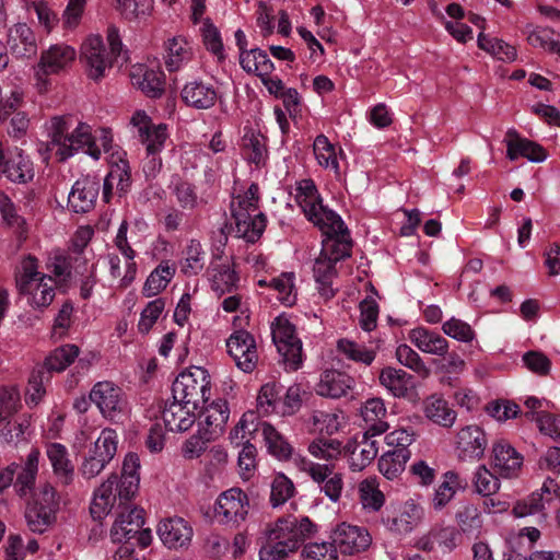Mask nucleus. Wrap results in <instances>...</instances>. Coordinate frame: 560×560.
Returning a JSON list of instances; mask_svg holds the SVG:
<instances>
[{
    "mask_svg": "<svg viewBox=\"0 0 560 560\" xmlns=\"http://www.w3.org/2000/svg\"><path fill=\"white\" fill-rule=\"evenodd\" d=\"M320 231L324 238L320 254L313 266V273L319 295L328 301L336 293L332 287L337 276L336 264L351 255L352 240L345 223L340 229L329 226Z\"/></svg>",
    "mask_w": 560,
    "mask_h": 560,
    "instance_id": "obj_1",
    "label": "nucleus"
},
{
    "mask_svg": "<svg viewBox=\"0 0 560 560\" xmlns=\"http://www.w3.org/2000/svg\"><path fill=\"white\" fill-rule=\"evenodd\" d=\"M315 532L316 525L307 516L279 518L266 527L265 542L259 550V558L260 560H284Z\"/></svg>",
    "mask_w": 560,
    "mask_h": 560,
    "instance_id": "obj_2",
    "label": "nucleus"
},
{
    "mask_svg": "<svg viewBox=\"0 0 560 560\" xmlns=\"http://www.w3.org/2000/svg\"><path fill=\"white\" fill-rule=\"evenodd\" d=\"M52 279L38 271V262L34 256L22 259L15 271V282L19 292L27 298L34 307H46L54 299V289L49 284Z\"/></svg>",
    "mask_w": 560,
    "mask_h": 560,
    "instance_id": "obj_3",
    "label": "nucleus"
},
{
    "mask_svg": "<svg viewBox=\"0 0 560 560\" xmlns=\"http://www.w3.org/2000/svg\"><path fill=\"white\" fill-rule=\"evenodd\" d=\"M118 436L112 429H104L93 446L81 455L78 474L84 480L97 477L117 453Z\"/></svg>",
    "mask_w": 560,
    "mask_h": 560,
    "instance_id": "obj_4",
    "label": "nucleus"
},
{
    "mask_svg": "<svg viewBox=\"0 0 560 560\" xmlns=\"http://www.w3.org/2000/svg\"><path fill=\"white\" fill-rule=\"evenodd\" d=\"M295 200L310 221L320 229L335 226L340 229L345 223L340 215L323 206L315 183L302 179L296 184Z\"/></svg>",
    "mask_w": 560,
    "mask_h": 560,
    "instance_id": "obj_5",
    "label": "nucleus"
},
{
    "mask_svg": "<svg viewBox=\"0 0 560 560\" xmlns=\"http://www.w3.org/2000/svg\"><path fill=\"white\" fill-rule=\"evenodd\" d=\"M173 399L199 407L211 395L210 376L206 369L191 366L182 372L172 386Z\"/></svg>",
    "mask_w": 560,
    "mask_h": 560,
    "instance_id": "obj_6",
    "label": "nucleus"
},
{
    "mask_svg": "<svg viewBox=\"0 0 560 560\" xmlns=\"http://www.w3.org/2000/svg\"><path fill=\"white\" fill-rule=\"evenodd\" d=\"M58 508L55 489L48 483L43 485L26 505L24 517L27 528L33 533H45L55 521Z\"/></svg>",
    "mask_w": 560,
    "mask_h": 560,
    "instance_id": "obj_7",
    "label": "nucleus"
},
{
    "mask_svg": "<svg viewBox=\"0 0 560 560\" xmlns=\"http://www.w3.org/2000/svg\"><path fill=\"white\" fill-rule=\"evenodd\" d=\"M272 340L282 357L287 371H296L303 363L302 341L295 326L284 316H278L271 324Z\"/></svg>",
    "mask_w": 560,
    "mask_h": 560,
    "instance_id": "obj_8",
    "label": "nucleus"
},
{
    "mask_svg": "<svg viewBox=\"0 0 560 560\" xmlns=\"http://www.w3.org/2000/svg\"><path fill=\"white\" fill-rule=\"evenodd\" d=\"M90 400L109 421L119 422L128 416L129 407L125 393L110 381L95 383L90 392Z\"/></svg>",
    "mask_w": 560,
    "mask_h": 560,
    "instance_id": "obj_9",
    "label": "nucleus"
},
{
    "mask_svg": "<svg viewBox=\"0 0 560 560\" xmlns=\"http://www.w3.org/2000/svg\"><path fill=\"white\" fill-rule=\"evenodd\" d=\"M128 221L124 220L114 237V245L117 250L125 258V270H121L120 258L116 254H108V265L112 277L120 279V287L127 288L132 283L137 273V264L135 261L136 252L131 247L127 233H128Z\"/></svg>",
    "mask_w": 560,
    "mask_h": 560,
    "instance_id": "obj_10",
    "label": "nucleus"
},
{
    "mask_svg": "<svg viewBox=\"0 0 560 560\" xmlns=\"http://www.w3.org/2000/svg\"><path fill=\"white\" fill-rule=\"evenodd\" d=\"M121 487L118 481V475L113 472L93 491L90 505V513L94 520L105 518L116 506L117 510L130 502L132 498H121Z\"/></svg>",
    "mask_w": 560,
    "mask_h": 560,
    "instance_id": "obj_11",
    "label": "nucleus"
},
{
    "mask_svg": "<svg viewBox=\"0 0 560 560\" xmlns=\"http://www.w3.org/2000/svg\"><path fill=\"white\" fill-rule=\"evenodd\" d=\"M249 512V499L240 488L222 492L214 506L215 518L225 525L237 526L245 521Z\"/></svg>",
    "mask_w": 560,
    "mask_h": 560,
    "instance_id": "obj_12",
    "label": "nucleus"
},
{
    "mask_svg": "<svg viewBox=\"0 0 560 560\" xmlns=\"http://www.w3.org/2000/svg\"><path fill=\"white\" fill-rule=\"evenodd\" d=\"M48 141L40 142L38 153L43 161L55 155L59 162H65L70 156L69 121L66 116H55L47 125Z\"/></svg>",
    "mask_w": 560,
    "mask_h": 560,
    "instance_id": "obj_13",
    "label": "nucleus"
},
{
    "mask_svg": "<svg viewBox=\"0 0 560 560\" xmlns=\"http://www.w3.org/2000/svg\"><path fill=\"white\" fill-rule=\"evenodd\" d=\"M80 60L86 75L94 81L103 79L106 70L113 65L100 35H90L85 38L80 48Z\"/></svg>",
    "mask_w": 560,
    "mask_h": 560,
    "instance_id": "obj_14",
    "label": "nucleus"
},
{
    "mask_svg": "<svg viewBox=\"0 0 560 560\" xmlns=\"http://www.w3.org/2000/svg\"><path fill=\"white\" fill-rule=\"evenodd\" d=\"M301 469L305 471L311 479L320 485V490L332 502H338L343 490V478L339 472L334 471V465L319 464L303 458Z\"/></svg>",
    "mask_w": 560,
    "mask_h": 560,
    "instance_id": "obj_15",
    "label": "nucleus"
},
{
    "mask_svg": "<svg viewBox=\"0 0 560 560\" xmlns=\"http://www.w3.org/2000/svg\"><path fill=\"white\" fill-rule=\"evenodd\" d=\"M69 61L68 47L56 45L42 54L39 62L34 68L35 88L38 93L48 91L50 85L48 77L65 69Z\"/></svg>",
    "mask_w": 560,
    "mask_h": 560,
    "instance_id": "obj_16",
    "label": "nucleus"
},
{
    "mask_svg": "<svg viewBox=\"0 0 560 560\" xmlns=\"http://www.w3.org/2000/svg\"><path fill=\"white\" fill-rule=\"evenodd\" d=\"M229 354L236 366L245 373L253 372L258 362V353L255 338L246 330L233 332L226 340Z\"/></svg>",
    "mask_w": 560,
    "mask_h": 560,
    "instance_id": "obj_17",
    "label": "nucleus"
},
{
    "mask_svg": "<svg viewBox=\"0 0 560 560\" xmlns=\"http://www.w3.org/2000/svg\"><path fill=\"white\" fill-rule=\"evenodd\" d=\"M330 538L336 550L345 555H354L365 551L372 537L366 528L348 523H341L331 532Z\"/></svg>",
    "mask_w": 560,
    "mask_h": 560,
    "instance_id": "obj_18",
    "label": "nucleus"
},
{
    "mask_svg": "<svg viewBox=\"0 0 560 560\" xmlns=\"http://www.w3.org/2000/svg\"><path fill=\"white\" fill-rule=\"evenodd\" d=\"M144 524V510L130 502L117 510L115 522L110 528L113 542L129 541Z\"/></svg>",
    "mask_w": 560,
    "mask_h": 560,
    "instance_id": "obj_19",
    "label": "nucleus"
},
{
    "mask_svg": "<svg viewBox=\"0 0 560 560\" xmlns=\"http://www.w3.org/2000/svg\"><path fill=\"white\" fill-rule=\"evenodd\" d=\"M491 463L498 475L512 478L518 475L523 456L508 441L499 440L492 446Z\"/></svg>",
    "mask_w": 560,
    "mask_h": 560,
    "instance_id": "obj_20",
    "label": "nucleus"
},
{
    "mask_svg": "<svg viewBox=\"0 0 560 560\" xmlns=\"http://www.w3.org/2000/svg\"><path fill=\"white\" fill-rule=\"evenodd\" d=\"M4 176L14 183H26L34 176L30 159L15 148L0 153V177Z\"/></svg>",
    "mask_w": 560,
    "mask_h": 560,
    "instance_id": "obj_21",
    "label": "nucleus"
},
{
    "mask_svg": "<svg viewBox=\"0 0 560 560\" xmlns=\"http://www.w3.org/2000/svg\"><path fill=\"white\" fill-rule=\"evenodd\" d=\"M488 440L478 425H467L460 429L456 436L458 457L467 460L480 459L486 451Z\"/></svg>",
    "mask_w": 560,
    "mask_h": 560,
    "instance_id": "obj_22",
    "label": "nucleus"
},
{
    "mask_svg": "<svg viewBox=\"0 0 560 560\" xmlns=\"http://www.w3.org/2000/svg\"><path fill=\"white\" fill-rule=\"evenodd\" d=\"M161 541L170 549L187 548L192 539V527L182 517L162 521L158 527Z\"/></svg>",
    "mask_w": 560,
    "mask_h": 560,
    "instance_id": "obj_23",
    "label": "nucleus"
},
{
    "mask_svg": "<svg viewBox=\"0 0 560 560\" xmlns=\"http://www.w3.org/2000/svg\"><path fill=\"white\" fill-rule=\"evenodd\" d=\"M197 407L173 399L165 405L162 419L166 429L171 432H186L196 422Z\"/></svg>",
    "mask_w": 560,
    "mask_h": 560,
    "instance_id": "obj_24",
    "label": "nucleus"
},
{
    "mask_svg": "<svg viewBox=\"0 0 560 560\" xmlns=\"http://www.w3.org/2000/svg\"><path fill=\"white\" fill-rule=\"evenodd\" d=\"M354 380L337 370H326L315 386V392L323 397L340 398L353 388Z\"/></svg>",
    "mask_w": 560,
    "mask_h": 560,
    "instance_id": "obj_25",
    "label": "nucleus"
},
{
    "mask_svg": "<svg viewBox=\"0 0 560 560\" xmlns=\"http://www.w3.org/2000/svg\"><path fill=\"white\" fill-rule=\"evenodd\" d=\"M423 509L413 500L406 501L394 517H388L386 525L389 530L399 535L411 533L422 521Z\"/></svg>",
    "mask_w": 560,
    "mask_h": 560,
    "instance_id": "obj_26",
    "label": "nucleus"
},
{
    "mask_svg": "<svg viewBox=\"0 0 560 560\" xmlns=\"http://www.w3.org/2000/svg\"><path fill=\"white\" fill-rule=\"evenodd\" d=\"M100 183L94 176L86 175L72 185V210L74 212L90 211L96 201Z\"/></svg>",
    "mask_w": 560,
    "mask_h": 560,
    "instance_id": "obj_27",
    "label": "nucleus"
},
{
    "mask_svg": "<svg viewBox=\"0 0 560 560\" xmlns=\"http://www.w3.org/2000/svg\"><path fill=\"white\" fill-rule=\"evenodd\" d=\"M408 339L424 353L433 355L447 354L448 341L436 331L424 327H417L409 331Z\"/></svg>",
    "mask_w": 560,
    "mask_h": 560,
    "instance_id": "obj_28",
    "label": "nucleus"
},
{
    "mask_svg": "<svg viewBox=\"0 0 560 560\" xmlns=\"http://www.w3.org/2000/svg\"><path fill=\"white\" fill-rule=\"evenodd\" d=\"M506 155L511 161L520 156L526 158L532 162H542L546 159L544 149L537 143L521 138L516 131L509 130L506 133Z\"/></svg>",
    "mask_w": 560,
    "mask_h": 560,
    "instance_id": "obj_29",
    "label": "nucleus"
},
{
    "mask_svg": "<svg viewBox=\"0 0 560 560\" xmlns=\"http://www.w3.org/2000/svg\"><path fill=\"white\" fill-rule=\"evenodd\" d=\"M100 137V129L93 133L92 127L86 122H79L72 131V156L77 152L88 154L93 161H100L102 147L96 141Z\"/></svg>",
    "mask_w": 560,
    "mask_h": 560,
    "instance_id": "obj_30",
    "label": "nucleus"
},
{
    "mask_svg": "<svg viewBox=\"0 0 560 560\" xmlns=\"http://www.w3.org/2000/svg\"><path fill=\"white\" fill-rule=\"evenodd\" d=\"M387 410L383 399L370 398L361 407V416L365 423V434L381 435L389 428L384 420Z\"/></svg>",
    "mask_w": 560,
    "mask_h": 560,
    "instance_id": "obj_31",
    "label": "nucleus"
},
{
    "mask_svg": "<svg viewBox=\"0 0 560 560\" xmlns=\"http://www.w3.org/2000/svg\"><path fill=\"white\" fill-rule=\"evenodd\" d=\"M337 351L345 359L364 366H370L378 352V346L365 345L348 338L339 339L337 342Z\"/></svg>",
    "mask_w": 560,
    "mask_h": 560,
    "instance_id": "obj_32",
    "label": "nucleus"
},
{
    "mask_svg": "<svg viewBox=\"0 0 560 560\" xmlns=\"http://www.w3.org/2000/svg\"><path fill=\"white\" fill-rule=\"evenodd\" d=\"M233 220L236 235L252 243L261 236L266 228V217L264 213H249L238 210Z\"/></svg>",
    "mask_w": 560,
    "mask_h": 560,
    "instance_id": "obj_33",
    "label": "nucleus"
},
{
    "mask_svg": "<svg viewBox=\"0 0 560 560\" xmlns=\"http://www.w3.org/2000/svg\"><path fill=\"white\" fill-rule=\"evenodd\" d=\"M374 436L364 432L362 440L349 450L348 463L352 471L363 470L377 456L378 442L373 439Z\"/></svg>",
    "mask_w": 560,
    "mask_h": 560,
    "instance_id": "obj_34",
    "label": "nucleus"
},
{
    "mask_svg": "<svg viewBox=\"0 0 560 560\" xmlns=\"http://www.w3.org/2000/svg\"><path fill=\"white\" fill-rule=\"evenodd\" d=\"M182 97L191 107L208 109L215 104L217 92L211 84L194 81L184 86Z\"/></svg>",
    "mask_w": 560,
    "mask_h": 560,
    "instance_id": "obj_35",
    "label": "nucleus"
},
{
    "mask_svg": "<svg viewBox=\"0 0 560 560\" xmlns=\"http://www.w3.org/2000/svg\"><path fill=\"white\" fill-rule=\"evenodd\" d=\"M8 46L19 57L36 52V42L33 31L25 23H18L9 30Z\"/></svg>",
    "mask_w": 560,
    "mask_h": 560,
    "instance_id": "obj_36",
    "label": "nucleus"
},
{
    "mask_svg": "<svg viewBox=\"0 0 560 560\" xmlns=\"http://www.w3.org/2000/svg\"><path fill=\"white\" fill-rule=\"evenodd\" d=\"M139 469V456L135 453H128L124 458L121 472L118 475L121 498H133L138 492L140 482Z\"/></svg>",
    "mask_w": 560,
    "mask_h": 560,
    "instance_id": "obj_37",
    "label": "nucleus"
},
{
    "mask_svg": "<svg viewBox=\"0 0 560 560\" xmlns=\"http://www.w3.org/2000/svg\"><path fill=\"white\" fill-rule=\"evenodd\" d=\"M98 141L103 151L107 154L106 163L108 171L131 168L127 159V152L121 147L114 143L112 129L107 127L100 128Z\"/></svg>",
    "mask_w": 560,
    "mask_h": 560,
    "instance_id": "obj_38",
    "label": "nucleus"
},
{
    "mask_svg": "<svg viewBox=\"0 0 560 560\" xmlns=\"http://www.w3.org/2000/svg\"><path fill=\"white\" fill-rule=\"evenodd\" d=\"M423 411L429 420L444 428H451L456 420V412L448 406V402L436 395L424 400Z\"/></svg>",
    "mask_w": 560,
    "mask_h": 560,
    "instance_id": "obj_39",
    "label": "nucleus"
},
{
    "mask_svg": "<svg viewBox=\"0 0 560 560\" xmlns=\"http://www.w3.org/2000/svg\"><path fill=\"white\" fill-rule=\"evenodd\" d=\"M229 407L226 401L218 400L212 402L205 411V428L202 429L209 439H215L220 435L229 420Z\"/></svg>",
    "mask_w": 560,
    "mask_h": 560,
    "instance_id": "obj_40",
    "label": "nucleus"
},
{
    "mask_svg": "<svg viewBox=\"0 0 560 560\" xmlns=\"http://www.w3.org/2000/svg\"><path fill=\"white\" fill-rule=\"evenodd\" d=\"M240 65L244 71L259 78L271 74L275 69L267 52L259 48H252L248 52L240 54Z\"/></svg>",
    "mask_w": 560,
    "mask_h": 560,
    "instance_id": "obj_41",
    "label": "nucleus"
},
{
    "mask_svg": "<svg viewBox=\"0 0 560 560\" xmlns=\"http://www.w3.org/2000/svg\"><path fill=\"white\" fill-rule=\"evenodd\" d=\"M40 452L32 448L16 475L14 487L20 495H26L34 487L38 472Z\"/></svg>",
    "mask_w": 560,
    "mask_h": 560,
    "instance_id": "obj_42",
    "label": "nucleus"
},
{
    "mask_svg": "<svg viewBox=\"0 0 560 560\" xmlns=\"http://www.w3.org/2000/svg\"><path fill=\"white\" fill-rule=\"evenodd\" d=\"M419 545L427 551L435 548L451 551L456 547V532L451 526L434 527L419 540Z\"/></svg>",
    "mask_w": 560,
    "mask_h": 560,
    "instance_id": "obj_43",
    "label": "nucleus"
},
{
    "mask_svg": "<svg viewBox=\"0 0 560 560\" xmlns=\"http://www.w3.org/2000/svg\"><path fill=\"white\" fill-rule=\"evenodd\" d=\"M166 51L165 65L170 71H176L190 60L192 46L185 37L175 36L167 40Z\"/></svg>",
    "mask_w": 560,
    "mask_h": 560,
    "instance_id": "obj_44",
    "label": "nucleus"
},
{
    "mask_svg": "<svg viewBox=\"0 0 560 560\" xmlns=\"http://www.w3.org/2000/svg\"><path fill=\"white\" fill-rule=\"evenodd\" d=\"M378 378L394 397L401 398L408 394L412 376L404 370L388 366L381 371Z\"/></svg>",
    "mask_w": 560,
    "mask_h": 560,
    "instance_id": "obj_45",
    "label": "nucleus"
},
{
    "mask_svg": "<svg viewBox=\"0 0 560 560\" xmlns=\"http://www.w3.org/2000/svg\"><path fill=\"white\" fill-rule=\"evenodd\" d=\"M50 381L45 366H35L25 388V402L30 408L37 406L46 394L45 384Z\"/></svg>",
    "mask_w": 560,
    "mask_h": 560,
    "instance_id": "obj_46",
    "label": "nucleus"
},
{
    "mask_svg": "<svg viewBox=\"0 0 560 560\" xmlns=\"http://www.w3.org/2000/svg\"><path fill=\"white\" fill-rule=\"evenodd\" d=\"M359 499L362 508L369 512H377L385 503V495L380 490L376 478H366L359 483Z\"/></svg>",
    "mask_w": 560,
    "mask_h": 560,
    "instance_id": "obj_47",
    "label": "nucleus"
},
{
    "mask_svg": "<svg viewBox=\"0 0 560 560\" xmlns=\"http://www.w3.org/2000/svg\"><path fill=\"white\" fill-rule=\"evenodd\" d=\"M409 458L410 451L389 450L378 459V470L388 480H394L405 470V465Z\"/></svg>",
    "mask_w": 560,
    "mask_h": 560,
    "instance_id": "obj_48",
    "label": "nucleus"
},
{
    "mask_svg": "<svg viewBox=\"0 0 560 560\" xmlns=\"http://www.w3.org/2000/svg\"><path fill=\"white\" fill-rule=\"evenodd\" d=\"M462 487L458 474L453 470L446 471L432 499L434 510H442Z\"/></svg>",
    "mask_w": 560,
    "mask_h": 560,
    "instance_id": "obj_49",
    "label": "nucleus"
},
{
    "mask_svg": "<svg viewBox=\"0 0 560 560\" xmlns=\"http://www.w3.org/2000/svg\"><path fill=\"white\" fill-rule=\"evenodd\" d=\"M260 431L268 452L279 459H287L292 453L291 445L271 424L260 423Z\"/></svg>",
    "mask_w": 560,
    "mask_h": 560,
    "instance_id": "obj_50",
    "label": "nucleus"
},
{
    "mask_svg": "<svg viewBox=\"0 0 560 560\" xmlns=\"http://www.w3.org/2000/svg\"><path fill=\"white\" fill-rule=\"evenodd\" d=\"M205 257L206 253L201 244L196 240H190L183 252L182 272L186 276L198 275L205 267Z\"/></svg>",
    "mask_w": 560,
    "mask_h": 560,
    "instance_id": "obj_51",
    "label": "nucleus"
},
{
    "mask_svg": "<svg viewBox=\"0 0 560 560\" xmlns=\"http://www.w3.org/2000/svg\"><path fill=\"white\" fill-rule=\"evenodd\" d=\"M295 275L293 272H283L272 278L269 287L277 292V299L285 306H292L298 300V289L295 287Z\"/></svg>",
    "mask_w": 560,
    "mask_h": 560,
    "instance_id": "obj_52",
    "label": "nucleus"
},
{
    "mask_svg": "<svg viewBox=\"0 0 560 560\" xmlns=\"http://www.w3.org/2000/svg\"><path fill=\"white\" fill-rule=\"evenodd\" d=\"M46 454L51 464L54 474L65 483L69 482V458L68 450L63 444L49 443L46 446Z\"/></svg>",
    "mask_w": 560,
    "mask_h": 560,
    "instance_id": "obj_53",
    "label": "nucleus"
},
{
    "mask_svg": "<svg viewBox=\"0 0 560 560\" xmlns=\"http://www.w3.org/2000/svg\"><path fill=\"white\" fill-rule=\"evenodd\" d=\"M175 269L167 264L158 266L148 277L142 293L147 298H151L164 290L172 280Z\"/></svg>",
    "mask_w": 560,
    "mask_h": 560,
    "instance_id": "obj_54",
    "label": "nucleus"
},
{
    "mask_svg": "<svg viewBox=\"0 0 560 560\" xmlns=\"http://www.w3.org/2000/svg\"><path fill=\"white\" fill-rule=\"evenodd\" d=\"M308 453L320 460L332 462L341 455V442L336 439L318 438L313 440L307 446Z\"/></svg>",
    "mask_w": 560,
    "mask_h": 560,
    "instance_id": "obj_55",
    "label": "nucleus"
},
{
    "mask_svg": "<svg viewBox=\"0 0 560 560\" xmlns=\"http://www.w3.org/2000/svg\"><path fill=\"white\" fill-rule=\"evenodd\" d=\"M281 389V386L276 383H267L261 386L257 397V407L260 413L265 416L279 413Z\"/></svg>",
    "mask_w": 560,
    "mask_h": 560,
    "instance_id": "obj_56",
    "label": "nucleus"
},
{
    "mask_svg": "<svg viewBox=\"0 0 560 560\" xmlns=\"http://www.w3.org/2000/svg\"><path fill=\"white\" fill-rule=\"evenodd\" d=\"M313 150L320 166L332 170L335 173L339 172L336 149L326 136L319 135L315 138Z\"/></svg>",
    "mask_w": 560,
    "mask_h": 560,
    "instance_id": "obj_57",
    "label": "nucleus"
},
{
    "mask_svg": "<svg viewBox=\"0 0 560 560\" xmlns=\"http://www.w3.org/2000/svg\"><path fill=\"white\" fill-rule=\"evenodd\" d=\"M478 46L503 61H513L516 58V49L513 46L502 39L490 37L483 33L478 35Z\"/></svg>",
    "mask_w": 560,
    "mask_h": 560,
    "instance_id": "obj_58",
    "label": "nucleus"
},
{
    "mask_svg": "<svg viewBox=\"0 0 560 560\" xmlns=\"http://www.w3.org/2000/svg\"><path fill=\"white\" fill-rule=\"evenodd\" d=\"M20 389L14 384L0 386V423L13 416L21 408Z\"/></svg>",
    "mask_w": 560,
    "mask_h": 560,
    "instance_id": "obj_59",
    "label": "nucleus"
},
{
    "mask_svg": "<svg viewBox=\"0 0 560 560\" xmlns=\"http://www.w3.org/2000/svg\"><path fill=\"white\" fill-rule=\"evenodd\" d=\"M74 261L75 277H79L78 281L80 282V295L86 300L91 296L95 284V265L85 256L75 258Z\"/></svg>",
    "mask_w": 560,
    "mask_h": 560,
    "instance_id": "obj_60",
    "label": "nucleus"
},
{
    "mask_svg": "<svg viewBox=\"0 0 560 560\" xmlns=\"http://www.w3.org/2000/svg\"><path fill=\"white\" fill-rule=\"evenodd\" d=\"M212 290L219 294L231 292L237 284L238 276L230 264L212 268Z\"/></svg>",
    "mask_w": 560,
    "mask_h": 560,
    "instance_id": "obj_61",
    "label": "nucleus"
},
{
    "mask_svg": "<svg viewBox=\"0 0 560 560\" xmlns=\"http://www.w3.org/2000/svg\"><path fill=\"white\" fill-rule=\"evenodd\" d=\"M242 149L250 163L259 165L267 152L265 138L254 131H247L242 139Z\"/></svg>",
    "mask_w": 560,
    "mask_h": 560,
    "instance_id": "obj_62",
    "label": "nucleus"
},
{
    "mask_svg": "<svg viewBox=\"0 0 560 560\" xmlns=\"http://www.w3.org/2000/svg\"><path fill=\"white\" fill-rule=\"evenodd\" d=\"M27 428L26 421H19L13 418L5 419L0 423V443L16 446L20 442L25 441Z\"/></svg>",
    "mask_w": 560,
    "mask_h": 560,
    "instance_id": "obj_63",
    "label": "nucleus"
},
{
    "mask_svg": "<svg viewBox=\"0 0 560 560\" xmlns=\"http://www.w3.org/2000/svg\"><path fill=\"white\" fill-rule=\"evenodd\" d=\"M396 359L400 364L412 370L423 378L428 377L430 374L429 368L425 365L419 353L406 343L397 347Z\"/></svg>",
    "mask_w": 560,
    "mask_h": 560,
    "instance_id": "obj_64",
    "label": "nucleus"
}]
</instances>
